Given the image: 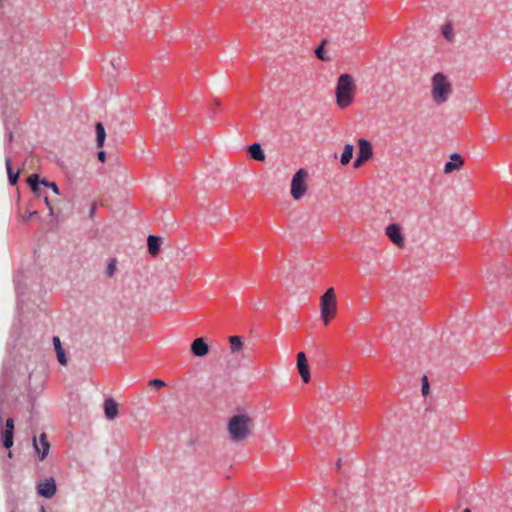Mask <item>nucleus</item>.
<instances>
[{
	"label": "nucleus",
	"mask_w": 512,
	"mask_h": 512,
	"mask_svg": "<svg viewBox=\"0 0 512 512\" xmlns=\"http://www.w3.org/2000/svg\"><path fill=\"white\" fill-rule=\"evenodd\" d=\"M28 184L31 187V190L38 196L42 195V191L39 187L40 185L51 188L53 190V192L57 195L60 194L59 188L55 182H50L45 178L40 179L39 175H37V174H32L28 178Z\"/></svg>",
	"instance_id": "7"
},
{
	"label": "nucleus",
	"mask_w": 512,
	"mask_h": 512,
	"mask_svg": "<svg viewBox=\"0 0 512 512\" xmlns=\"http://www.w3.org/2000/svg\"><path fill=\"white\" fill-rule=\"evenodd\" d=\"M308 173L305 169H299L291 181V196L294 200H300L307 192L306 178Z\"/></svg>",
	"instance_id": "5"
},
{
	"label": "nucleus",
	"mask_w": 512,
	"mask_h": 512,
	"mask_svg": "<svg viewBox=\"0 0 512 512\" xmlns=\"http://www.w3.org/2000/svg\"><path fill=\"white\" fill-rule=\"evenodd\" d=\"M5 165H6L9 183H10V185L14 186L18 182L20 171L19 170H17L16 172L13 171V169L11 167V156H9V155L6 156Z\"/></svg>",
	"instance_id": "19"
},
{
	"label": "nucleus",
	"mask_w": 512,
	"mask_h": 512,
	"mask_svg": "<svg viewBox=\"0 0 512 512\" xmlns=\"http://www.w3.org/2000/svg\"><path fill=\"white\" fill-rule=\"evenodd\" d=\"M356 95V83L352 75L350 74H341L338 77L336 89H335V97L336 104L340 109H345L349 107L355 99Z\"/></svg>",
	"instance_id": "2"
},
{
	"label": "nucleus",
	"mask_w": 512,
	"mask_h": 512,
	"mask_svg": "<svg viewBox=\"0 0 512 512\" xmlns=\"http://www.w3.org/2000/svg\"><path fill=\"white\" fill-rule=\"evenodd\" d=\"M463 164H464V160H463L462 156L458 153H453L450 156V161H448L444 165L443 171L445 174H451L452 172L461 169Z\"/></svg>",
	"instance_id": "14"
},
{
	"label": "nucleus",
	"mask_w": 512,
	"mask_h": 512,
	"mask_svg": "<svg viewBox=\"0 0 512 512\" xmlns=\"http://www.w3.org/2000/svg\"><path fill=\"white\" fill-rule=\"evenodd\" d=\"M38 214L37 211H32V212H28L27 214H25L23 216V221L24 222H28L30 221L34 216H36Z\"/></svg>",
	"instance_id": "28"
},
{
	"label": "nucleus",
	"mask_w": 512,
	"mask_h": 512,
	"mask_svg": "<svg viewBox=\"0 0 512 512\" xmlns=\"http://www.w3.org/2000/svg\"><path fill=\"white\" fill-rule=\"evenodd\" d=\"M95 129H96L97 147L101 148V147H103L104 141L106 138L105 128L101 122H97L95 125Z\"/></svg>",
	"instance_id": "20"
},
{
	"label": "nucleus",
	"mask_w": 512,
	"mask_h": 512,
	"mask_svg": "<svg viewBox=\"0 0 512 512\" xmlns=\"http://www.w3.org/2000/svg\"><path fill=\"white\" fill-rule=\"evenodd\" d=\"M53 345H54L55 352L57 354V359H58L59 363L61 365H66L67 358H66L65 351L61 345V341H60L59 337H57V336L53 337Z\"/></svg>",
	"instance_id": "18"
},
{
	"label": "nucleus",
	"mask_w": 512,
	"mask_h": 512,
	"mask_svg": "<svg viewBox=\"0 0 512 512\" xmlns=\"http://www.w3.org/2000/svg\"><path fill=\"white\" fill-rule=\"evenodd\" d=\"M96 211V204L93 203L90 207V217H93Z\"/></svg>",
	"instance_id": "30"
},
{
	"label": "nucleus",
	"mask_w": 512,
	"mask_h": 512,
	"mask_svg": "<svg viewBox=\"0 0 512 512\" xmlns=\"http://www.w3.org/2000/svg\"><path fill=\"white\" fill-rule=\"evenodd\" d=\"M43 197H44V201H45L46 205H47V206H48V208L52 211V208H51V206H50V202H49L48 196H47V195H44Z\"/></svg>",
	"instance_id": "31"
},
{
	"label": "nucleus",
	"mask_w": 512,
	"mask_h": 512,
	"mask_svg": "<svg viewBox=\"0 0 512 512\" xmlns=\"http://www.w3.org/2000/svg\"><path fill=\"white\" fill-rule=\"evenodd\" d=\"M249 156L256 161H264L265 153L262 150L260 144L254 143L248 147Z\"/></svg>",
	"instance_id": "17"
},
{
	"label": "nucleus",
	"mask_w": 512,
	"mask_h": 512,
	"mask_svg": "<svg viewBox=\"0 0 512 512\" xmlns=\"http://www.w3.org/2000/svg\"><path fill=\"white\" fill-rule=\"evenodd\" d=\"M105 157H106V154L104 151H100L98 152V159L101 161V162H104L105 161Z\"/></svg>",
	"instance_id": "29"
},
{
	"label": "nucleus",
	"mask_w": 512,
	"mask_h": 512,
	"mask_svg": "<svg viewBox=\"0 0 512 512\" xmlns=\"http://www.w3.org/2000/svg\"><path fill=\"white\" fill-rule=\"evenodd\" d=\"M190 349H191V353L195 357H204L209 352V346L206 343V341L204 340V338H202V337L196 338L191 343V348Z\"/></svg>",
	"instance_id": "13"
},
{
	"label": "nucleus",
	"mask_w": 512,
	"mask_h": 512,
	"mask_svg": "<svg viewBox=\"0 0 512 512\" xmlns=\"http://www.w3.org/2000/svg\"><path fill=\"white\" fill-rule=\"evenodd\" d=\"M353 145L351 144H346L344 146V150L342 152V155H341V158H340V162L342 165H347L351 159H352V156H353Z\"/></svg>",
	"instance_id": "21"
},
{
	"label": "nucleus",
	"mask_w": 512,
	"mask_h": 512,
	"mask_svg": "<svg viewBox=\"0 0 512 512\" xmlns=\"http://www.w3.org/2000/svg\"><path fill=\"white\" fill-rule=\"evenodd\" d=\"M373 156V149L370 141L360 138L358 140V154L353 166L360 168L366 161L370 160Z\"/></svg>",
	"instance_id": "6"
},
{
	"label": "nucleus",
	"mask_w": 512,
	"mask_h": 512,
	"mask_svg": "<svg viewBox=\"0 0 512 512\" xmlns=\"http://www.w3.org/2000/svg\"><path fill=\"white\" fill-rule=\"evenodd\" d=\"M160 244L161 240L158 236L155 235H149L147 239V245H148V252L152 256L158 255L160 251Z\"/></svg>",
	"instance_id": "16"
},
{
	"label": "nucleus",
	"mask_w": 512,
	"mask_h": 512,
	"mask_svg": "<svg viewBox=\"0 0 512 512\" xmlns=\"http://www.w3.org/2000/svg\"><path fill=\"white\" fill-rule=\"evenodd\" d=\"M14 438V420L8 418L5 422V426L1 428V440L5 448L10 449L13 446Z\"/></svg>",
	"instance_id": "9"
},
{
	"label": "nucleus",
	"mask_w": 512,
	"mask_h": 512,
	"mask_svg": "<svg viewBox=\"0 0 512 512\" xmlns=\"http://www.w3.org/2000/svg\"><path fill=\"white\" fill-rule=\"evenodd\" d=\"M385 235L389 240L399 248L404 246V236L401 226L397 223H391L385 228Z\"/></svg>",
	"instance_id": "8"
},
{
	"label": "nucleus",
	"mask_w": 512,
	"mask_h": 512,
	"mask_svg": "<svg viewBox=\"0 0 512 512\" xmlns=\"http://www.w3.org/2000/svg\"><path fill=\"white\" fill-rule=\"evenodd\" d=\"M116 271V260L111 259L106 268L107 277H112Z\"/></svg>",
	"instance_id": "25"
},
{
	"label": "nucleus",
	"mask_w": 512,
	"mask_h": 512,
	"mask_svg": "<svg viewBox=\"0 0 512 512\" xmlns=\"http://www.w3.org/2000/svg\"><path fill=\"white\" fill-rule=\"evenodd\" d=\"M119 413L118 403L111 397L104 401V414L108 420H114Z\"/></svg>",
	"instance_id": "15"
},
{
	"label": "nucleus",
	"mask_w": 512,
	"mask_h": 512,
	"mask_svg": "<svg viewBox=\"0 0 512 512\" xmlns=\"http://www.w3.org/2000/svg\"><path fill=\"white\" fill-rule=\"evenodd\" d=\"M432 99L436 104L447 102L452 94V85L447 76L441 72L432 77Z\"/></svg>",
	"instance_id": "3"
},
{
	"label": "nucleus",
	"mask_w": 512,
	"mask_h": 512,
	"mask_svg": "<svg viewBox=\"0 0 512 512\" xmlns=\"http://www.w3.org/2000/svg\"><path fill=\"white\" fill-rule=\"evenodd\" d=\"M8 140L11 142L13 140V134L12 132L8 133Z\"/></svg>",
	"instance_id": "32"
},
{
	"label": "nucleus",
	"mask_w": 512,
	"mask_h": 512,
	"mask_svg": "<svg viewBox=\"0 0 512 512\" xmlns=\"http://www.w3.org/2000/svg\"><path fill=\"white\" fill-rule=\"evenodd\" d=\"M338 310L336 293L333 287L328 288L320 297V315L327 326L336 316Z\"/></svg>",
	"instance_id": "4"
},
{
	"label": "nucleus",
	"mask_w": 512,
	"mask_h": 512,
	"mask_svg": "<svg viewBox=\"0 0 512 512\" xmlns=\"http://www.w3.org/2000/svg\"><path fill=\"white\" fill-rule=\"evenodd\" d=\"M429 393V382L427 376L422 377V394L424 396L428 395Z\"/></svg>",
	"instance_id": "27"
},
{
	"label": "nucleus",
	"mask_w": 512,
	"mask_h": 512,
	"mask_svg": "<svg viewBox=\"0 0 512 512\" xmlns=\"http://www.w3.org/2000/svg\"><path fill=\"white\" fill-rule=\"evenodd\" d=\"M254 428V420L245 412L233 415L227 423V431L233 442L246 440Z\"/></svg>",
	"instance_id": "1"
},
{
	"label": "nucleus",
	"mask_w": 512,
	"mask_h": 512,
	"mask_svg": "<svg viewBox=\"0 0 512 512\" xmlns=\"http://www.w3.org/2000/svg\"><path fill=\"white\" fill-rule=\"evenodd\" d=\"M230 349L232 353H236L243 347L242 338L240 336L229 337Z\"/></svg>",
	"instance_id": "22"
},
{
	"label": "nucleus",
	"mask_w": 512,
	"mask_h": 512,
	"mask_svg": "<svg viewBox=\"0 0 512 512\" xmlns=\"http://www.w3.org/2000/svg\"><path fill=\"white\" fill-rule=\"evenodd\" d=\"M41 512H46L44 508L41 509Z\"/></svg>",
	"instance_id": "35"
},
{
	"label": "nucleus",
	"mask_w": 512,
	"mask_h": 512,
	"mask_svg": "<svg viewBox=\"0 0 512 512\" xmlns=\"http://www.w3.org/2000/svg\"><path fill=\"white\" fill-rule=\"evenodd\" d=\"M297 369L304 383H308L311 379L310 370L306 355L304 352L297 354Z\"/></svg>",
	"instance_id": "12"
},
{
	"label": "nucleus",
	"mask_w": 512,
	"mask_h": 512,
	"mask_svg": "<svg viewBox=\"0 0 512 512\" xmlns=\"http://www.w3.org/2000/svg\"><path fill=\"white\" fill-rule=\"evenodd\" d=\"M165 382L160 379H152L149 381V386L154 387L156 389H161L165 386Z\"/></svg>",
	"instance_id": "26"
},
{
	"label": "nucleus",
	"mask_w": 512,
	"mask_h": 512,
	"mask_svg": "<svg viewBox=\"0 0 512 512\" xmlns=\"http://www.w3.org/2000/svg\"><path fill=\"white\" fill-rule=\"evenodd\" d=\"M463 512H471L470 509L466 508Z\"/></svg>",
	"instance_id": "34"
},
{
	"label": "nucleus",
	"mask_w": 512,
	"mask_h": 512,
	"mask_svg": "<svg viewBox=\"0 0 512 512\" xmlns=\"http://www.w3.org/2000/svg\"><path fill=\"white\" fill-rule=\"evenodd\" d=\"M324 44H325V41H323L322 44L316 48L315 54L319 60L328 61L329 57L325 53Z\"/></svg>",
	"instance_id": "24"
},
{
	"label": "nucleus",
	"mask_w": 512,
	"mask_h": 512,
	"mask_svg": "<svg viewBox=\"0 0 512 512\" xmlns=\"http://www.w3.org/2000/svg\"><path fill=\"white\" fill-rule=\"evenodd\" d=\"M441 32H442L443 37L447 41H449V42L453 41V39H454V30H453V26L451 25V23H446L445 25H443L442 29H441Z\"/></svg>",
	"instance_id": "23"
},
{
	"label": "nucleus",
	"mask_w": 512,
	"mask_h": 512,
	"mask_svg": "<svg viewBox=\"0 0 512 512\" xmlns=\"http://www.w3.org/2000/svg\"><path fill=\"white\" fill-rule=\"evenodd\" d=\"M33 446H34L36 453L38 454L39 460H41V461L44 460L46 458V456L48 455V452L50 449V444L47 441L46 434L42 433L40 435L39 441L34 436L33 437Z\"/></svg>",
	"instance_id": "10"
},
{
	"label": "nucleus",
	"mask_w": 512,
	"mask_h": 512,
	"mask_svg": "<svg viewBox=\"0 0 512 512\" xmlns=\"http://www.w3.org/2000/svg\"><path fill=\"white\" fill-rule=\"evenodd\" d=\"M2 422H3V418H2V416L0 415V424H2Z\"/></svg>",
	"instance_id": "33"
},
{
	"label": "nucleus",
	"mask_w": 512,
	"mask_h": 512,
	"mask_svg": "<svg viewBox=\"0 0 512 512\" xmlns=\"http://www.w3.org/2000/svg\"><path fill=\"white\" fill-rule=\"evenodd\" d=\"M56 490V483L52 477L47 478L44 481H41L37 486L38 494L45 498L53 497L56 493Z\"/></svg>",
	"instance_id": "11"
}]
</instances>
